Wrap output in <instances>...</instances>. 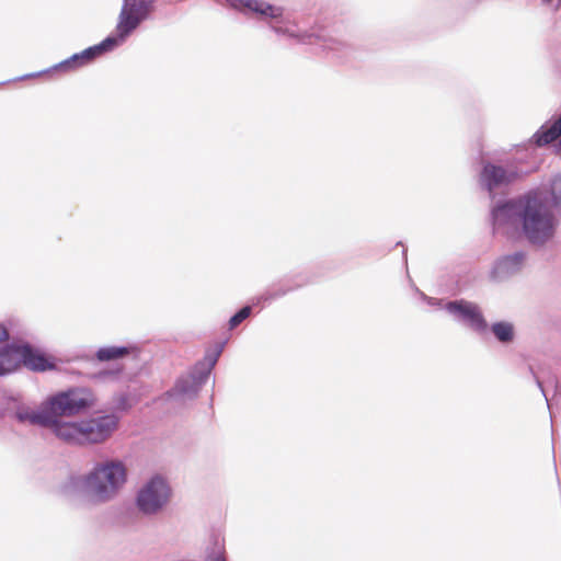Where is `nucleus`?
I'll return each mask as SVG.
<instances>
[{
  "mask_svg": "<svg viewBox=\"0 0 561 561\" xmlns=\"http://www.w3.org/2000/svg\"><path fill=\"white\" fill-rule=\"evenodd\" d=\"M127 479V469L119 460L98 463L83 480L87 493L96 502L113 499Z\"/></svg>",
  "mask_w": 561,
  "mask_h": 561,
  "instance_id": "nucleus-5",
  "label": "nucleus"
},
{
  "mask_svg": "<svg viewBox=\"0 0 561 561\" xmlns=\"http://www.w3.org/2000/svg\"><path fill=\"white\" fill-rule=\"evenodd\" d=\"M118 416L106 414L67 423L58 428V438L75 445H94L107 440L118 427Z\"/></svg>",
  "mask_w": 561,
  "mask_h": 561,
  "instance_id": "nucleus-3",
  "label": "nucleus"
},
{
  "mask_svg": "<svg viewBox=\"0 0 561 561\" xmlns=\"http://www.w3.org/2000/svg\"><path fill=\"white\" fill-rule=\"evenodd\" d=\"M519 210L524 232L533 243H542L552 237L553 215L541 194L533 193L520 199Z\"/></svg>",
  "mask_w": 561,
  "mask_h": 561,
  "instance_id": "nucleus-4",
  "label": "nucleus"
},
{
  "mask_svg": "<svg viewBox=\"0 0 561 561\" xmlns=\"http://www.w3.org/2000/svg\"><path fill=\"white\" fill-rule=\"evenodd\" d=\"M494 225L503 226L506 224H514L517 218L519 219V201L510 202L497 206L492 213Z\"/></svg>",
  "mask_w": 561,
  "mask_h": 561,
  "instance_id": "nucleus-11",
  "label": "nucleus"
},
{
  "mask_svg": "<svg viewBox=\"0 0 561 561\" xmlns=\"http://www.w3.org/2000/svg\"><path fill=\"white\" fill-rule=\"evenodd\" d=\"M130 350L124 346L102 347L96 352V358L101 362L115 360L129 355Z\"/></svg>",
  "mask_w": 561,
  "mask_h": 561,
  "instance_id": "nucleus-13",
  "label": "nucleus"
},
{
  "mask_svg": "<svg viewBox=\"0 0 561 561\" xmlns=\"http://www.w3.org/2000/svg\"><path fill=\"white\" fill-rule=\"evenodd\" d=\"M198 390L197 385L192 380H180L176 382L172 390V396L175 397H194Z\"/></svg>",
  "mask_w": 561,
  "mask_h": 561,
  "instance_id": "nucleus-15",
  "label": "nucleus"
},
{
  "mask_svg": "<svg viewBox=\"0 0 561 561\" xmlns=\"http://www.w3.org/2000/svg\"><path fill=\"white\" fill-rule=\"evenodd\" d=\"M518 178L514 169L504 168L493 163H485L480 174V181L492 193L495 188L506 186Z\"/></svg>",
  "mask_w": 561,
  "mask_h": 561,
  "instance_id": "nucleus-7",
  "label": "nucleus"
},
{
  "mask_svg": "<svg viewBox=\"0 0 561 561\" xmlns=\"http://www.w3.org/2000/svg\"><path fill=\"white\" fill-rule=\"evenodd\" d=\"M96 403L94 392L85 387H73L59 391L49 397L41 411H22L18 417L22 422H28L49 428L58 437V428L71 423L64 421V416H75L93 408Z\"/></svg>",
  "mask_w": 561,
  "mask_h": 561,
  "instance_id": "nucleus-1",
  "label": "nucleus"
},
{
  "mask_svg": "<svg viewBox=\"0 0 561 561\" xmlns=\"http://www.w3.org/2000/svg\"><path fill=\"white\" fill-rule=\"evenodd\" d=\"M152 10V3L148 0H125L116 25L117 36H110L99 45L89 47L80 54H75L69 59L59 64L62 70H76L105 51L112 50L123 42L138 25L146 20Z\"/></svg>",
  "mask_w": 561,
  "mask_h": 561,
  "instance_id": "nucleus-2",
  "label": "nucleus"
},
{
  "mask_svg": "<svg viewBox=\"0 0 561 561\" xmlns=\"http://www.w3.org/2000/svg\"><path fill=\"white\" fill-rule=\"evenodd\" d=\"M171 491L165 480L157 476L139 491L137 504L141 512L153 514L168 503Z\"/></svg>",
  "mask_w": 561,
  "mask_h": 561,
  "instance_id": "nucleus-6",
  "label": "nucleus"
},
{
  "mask_svg": "<svg viewBox=\"0 0 561 561\" xmlns=\"http://www.w3.org/2000/svg\"><path fill=\"white\" fill-rule=\"evenodd\" d=\"M251 313V307L247 306L239 310L233 317L229 320V328H237L242 321H244Z\"/></svg>",
  "mask_w": 561,
  "mask_h": 561,
  "instance_id": "nucleus-17",
  "label": "nucleus"
},
{
  "mask_svg": "<svg viewBox=\"0 0 561 561\" xmlns=\"http://www.w3.org/2000/svg\"><path fill=\"white\" fill-rule=\"evenodd\" d=\"M207 561H226L224 547L218 546L217 550L214 551Z\"/></svg>",
  "mask_w": 561,
  "mask_h": 561,
  "instance_id": "nucleus-19",
  "label": "nucleus"
},
{
  "mask_svg": "<svg viewBox=\"0 0 561 561\" xmlns=\"http://www.w3.org/2000/svg\"><path fill=\"white\" fill-rule=\"evenodd\" d=\"M447 311L465 320L472 329L484 331L488 328L479 307L466 300L450 301L446 305Z\"/></svg>",
  "mask_w": 561,
  "mask_h": 561,
  "instance_id": "nucleus-8",
  "label": "nucleus"
},
{
  "mask_svg": "<svg viewBox=\"0 0 561 561\" xmlns=\"http://www.w3.org/2000/svg\"><path fill=\"white\" fill-rule=\"evenodd\" d=\"M22 345H8L0 350V376L14 371L23 364Z\"/></svg>",
  "mask_w": 561,
  "mask_h": 561,
  "instance_id": "nucleus-9",
  "label": "nucleus"
},
{
  "mask_svg": "<svg viewBox=\"0 0 561 561\" xmlns=\"http://www.w3.org/2000/svg\"><path fill=\"white\" fill-rule=\"evenodd\" d=\"M248 7L252 11L257 12V13H260L262 15H266V16L276 18V16H278L280 14L278 8H275V7L271 5V4H266V3H263V2H259V1L250 2Z\"/></svg>",
  "mask_w": 561,
  "mask_h": 561,
  "instance_id": "nucleus-16",
  "label": "nucleus"
},
{
  "mask_svg": "<svg viewBox=\"0 0 561 561\" xmlns=\"http://www.w3.org/2000/svg\"><path fill=\"white\" fill-rule=\"evenodd\" d=\"M9 337V333L5 327L0 325V343L7 341Z\"/></svg>",
  "mask_w": 561,
  "mask_h": 561,
  "instance_id": "nucleus-20",
  "label": "nucleus"
},
{
  "mask_svg": "<svg viewBox=\"0 0 561 561\" xmlns=\"http://www.w3.org/2000/svg\"><path fill=\"white\" fill-rule=\"evenodd\" d=\"M524 260V254L523 253H515L514 255H511V256H506L502 263H504L505 265H508V264H514V265H519Z\"/></svg>",
  "mask_w": 561,
  "mask_h": 561,
  "instance_id": "nucleus-18",
  "label": "nucleus"
},
{
  "mask_svg": "<svg viewBox=\"0 0 561 561\" xmlns=\"http://www.w3.org/2000/svg\"><path fill=\"white\" fill-rule=\"evenodd\" d=\"M561 136V116L550 125H543L534 135L537 146L548 145Z\"/></svg>",
  "mask_w": 561,
  "mask_h": 561,
  "instance_id": "nucleus-12",
  "label": "nucleus"
},
{
  "mask_svg": "<svg viewBox=\"0 0 561 561\" xmlns=\"http://www.w3.org/2000/svg\"><path fill=\"white\" fill-rule=\"evenodd\" d=\"M23 364L32 370L45 371L53 369L55 365L42 353L33 350L30 345H22Z\"/></svg>",
  "mask_w": 561,
  "mask_h": 561,
  "instance_id": "nucleus-10",
  "label": "nucleus"
},
{
  "mask_svg": "<svg viewBox=\"0 0 561 561\" xmlns=\"http://www.w3.org/2000/svg\"><path fill=\"white\" fill-rule=\"evenodd\" d=\"M492 332L501 342L507 343L513 340L514 330L513 325L507 322H497L492 325Z\"/></svg>",
  "mask_w": 561,
  "mask_h": 561,
  "instance_id": "nucleus-14",
  "label": "nucleus"
}]
</instances>
